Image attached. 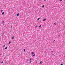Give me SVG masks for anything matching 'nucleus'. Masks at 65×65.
<instances>
[{"mask_svg":"<svg viewBox=\"0 0 65 65\" xmlns=\"http://www.w3.org/2000/svg\"><path fill=\"white\" fill-rule=\"evenodd\" d=\"M33 54H34V53L33 52H31V54L33 55Z\"/></svg>","mask_w":65,"mask_h":65,"instance_id":"obj_1","label":"nucleus"},{"mask_svg":"<svg viewBox=\"0 0 65 65\" xmlns=\"http://www.w3.org/2000/svg\"><path fill=\"white\" fill-rule=\"evenodd\" d=\"M46 20V19H44L43 20V21H45Z\"/></svg>","mask_w":65,"mask_h":65,"instance_id":"obj_2","label":"nucleus"},{"mask_svg":"<svg viewBox=\"0 0 65 65\" xmlns=\"http://www.w3.org/2000/svg\"><path fill=\"white\" fill-rule=\"evenodd\" d=\"M19 13H18V14H17V16H19Z\"/></svg>","mask_w":65,"mask_h":65,"instance_id":"obj_3","label":"nucleus"},{"mask_svg":"<svg viewBox=\"0 0 65 65\" xmlns=\"http://www.w3.org/2000/svg\"><path fill=\"white\" fill-rule=\"evenodd\" d=\"M2 14H3H3H4V12H3L2 13Z\"/></svg>","mask_w":65,"mask_h":65,"instance_id":"obj_4","label":"nucleus"},{"mask_svg":"<svg viewBox=\"0 0 65 65\" xmlns=\"http://www.w3.org/2000/svg\"><path fill=\"white\" fill-rule=\"evenodd\" d=\"M10 43H11V42L10 41L9 42V44H10Z\"/></svg>","mask_w":65,"mask_h":65,"instance_id":"obj_5","label":"nucleus"},{"mask_svg":"<svg viewBox=\"0 0 65 65\" xmlns=\"http://www.w3.org/2000/svg\"><path fill=\"white\" fill-rule=\"evenodd\" d=\"M7 47H6L5 48V50H7Z\"/></svg>","mask_w":65,"mask_h":65,"instance_id":"obj_6","label":"nucleus"},{"mask_svg":"<svg viewBox=\"0 0 65 65\" xmlns=\"http://www.w3.org/2000/svg\"><path fill=\"white\" fill-rule=\"evenodd\" d=\"M25 51H26V49H24V52H25Z\"/></svg>","mask_w":65,"mask_h":65,"instance_id":"obj_7","label":"nucleus"},{"mask_svg":"<svg viewBox=\"0 0 65 65\" xmlns=\"http://www.w3.org/2000/svg\"><path fill=\"white\" fill-rule=\"evenodd\" d=\"M35 56V54H34L33 55V56H34V57Z\"/></svg>","mask_w":65,"mask_h":65,"instance_id":"obj_8","label":"nucleus"},{"mask_svg":"<svg viewBox=\"0 0 65 65\" xmlns=\"http://www.w3.org/2000/svg\"><path fill=\"white\" fill-rule=\"evenodd\" d=\"M40 20V18H38L37 19L38 20Z\"/></svg>","mask_w":65,"mask_h":65,"instance_id":"obj_9","label":"nucleus"},{"mask_svg":"<svg viewBox=\"0 0 65 65\" xmlns=\"http://www.w3.org/2000/svg\"><path fill=\"white\" fill-rule=\"evenodd\" d=\"M41 27V25H40V26H39V27L40 28Z\"/></svg>","mask_w":65,"mask_h":65,"instance_id":"obj_10","label":"nucleus"},{"mask_svg":"<svg viewBox=\"0 0 65 65\" xmlns=\"http://www.w3.org/2000/svg\"><path fill=\"white\" fill-rule=\"evenodd\" d=\"M42 7H44V5H43V6H42Z\"/></svg>","mask_w":65,"mask_h":65,"instance_id":"obj_11","label":"nucleus"},{"mask_svg":"<svg viewBox=\"0 0 65 65\" xmlns=\"http://www.w3.org/2000/svg\"><path fill=\"white\" fill-rule=\"evenodd\" d=\"M38 27V26H35L36 28H37V27Z\"/></svg>","mask_w":65,"mask_h":65,"instance_id":"obj_12","label":"nucleus"},{"mask_svg":"<svg viewBox=\"0 0 65 65\" xmlns=\"http://www.w3.org/2000/svg\"><path fill=\"white\" fill-rule=\"evenodd\" d=\"M40 64H42V61H41V62H40Z\"/></svg>","mask_w":65,"mask_h":65,"instance_id":"obj_13","label":"nucleus"},{"mask_svg":"<svg viewBox=\"0 0 65 65\" xmlns=\"http://www.w3.org/2000/svg\"><path fill=\"white\" fill-rule=\"evenodd\" d=\"M12 39H13L14 38V37H12Z\"/></svg>","mask_w":65,"mask_h":65,"instance_id":"obj_14","label":"nucleus"},{"mask_svg":"<svg viewBox=\"0 0 65 65\" xmlns=\"http://www.w3.org/2000/svg\"><path fill=\"white\" fill-rule=\"evenodd\" d=\"M2 11H3V10H2L1 11V12H2Z\"/></svg>","mask_w":65,"mask_h":65,"instance_id":"obj_15","label":"nucleus"},{"mask_svg":"<svg viewBox=\"0 0 65 65\" xmlns=\"http://www.w3.org/2000/svg\"><path fill=\"white\" fill-rule=\"evenodd\" d=\"M63 0H60V1L61 2Z\"/></svg>","mask_w":65,"mask_h":65,"instance_id":"obj_16","label":"nucleus"},{"mask_svg":"<svg viewBox=\"0 0 65 65\" xmlns=\"http://www.w3.org/2000/svg\"><path fill=\"white\" fill-rule=\"evenodd\" d=\"M26 61L27 62H28V60H26Z\"/></svg>","mask_w":65,"mask_h":65,"instance_id":"obj_17","label":"nucleus"},{"mask_svg":"<svg viewBox=\"0 0 65 65\" xmlns=\"http://www.w3.org/2000/svg\"><path fill=\"white\" fill-rule=\"evenodd\" d=\"M11 28H12V26H11Z\"/></svg>","mask_w":65,"mask_h":65,"instance_id":"obj_18","label":"nucleus"},{"mask_svg":"<svg viewBox=\"0 0 65 65\" xmlns=\"http://www.w3.org/2000/svg\"><path fill=\"white\" fill-rule=\"evenodd\" d=\"M30 63H31V60L30 61Z\"/></svg>","mask_w":65,"mask_h":65,"instance_id":"obj_19","label":"nucleus"},{"mask_svg":"<svg viewBox=\"0 0 65 65\" xmlns=\"http://www.w3.org/2000/svg\"><path fill=\"white\" fill-rule=\"evenodd\" d=\"M60 65H63V63L61 64Z\"/></svg>","mask_w":65,"mask_h":65,"instance_id":"obj_20","label":"nucleus"},{"mask_svg":"<svg viewBox=\"0 0 65 65\" xmlns=\"http://www.w3.org/2000/svg\"><path fill=\"white\" fill-rule=\"evenodd\" d=\"M54 24L55 25H56V23H55Z\"/></svg>","mask_w":65,"mask_h":65,"instance_id":"obj_21","label":"nucleus"},{"mask_svg":"<svg viewBox=\"0 0 65 65\" xmlns=\"http://www.w3.org/2000/svg\"><path fill=\"white\" fill-rule=\"evenodd\" d=\"M30 61H31V58H30Z\"/></svg>","mask_w":65,"mask_h":65,"instance_id":"obj_22","label":"nucleus"},{"mask_svg":"<svg viewBox=\"0 0 65 65\" xmlns=\"http://www.w3.org/2000/svg\"><path fill=\"white\" fill-rule=\"evenodd\" d=\"M3 61H2V63H3Z\"/></svg>","mask_w":65,"mask_h":65,"instance_id":"obj_23","label":"nucleus"},{"mask_svg":"<svg viewBox=\"0 0 65 65\" xmlns=\"http://www.w3.org/2000/svg\"><path fill=\"white\" fill-rule=\"evenodd\" d=\"M60 35H58V36H60Z\"/></svg>","mask_w":65,"mask_h":65,"instance_id":"obj_24","label":"nucleus"},{"mask_svg":"<svg viewBox=\"0 0 65 65\" xmlns=\"http://www.w3.org/2000/svg\"><path fill=\"white\" fill-rule=\"evenodd\" d=\"M55 41V40H54V41Z\"/></svg>","mask_w":65,"mask_h":65,"instance_id":"obj_25","label":"nucleus"},{"mask_svg":"<svg viewBox=\"0 0 65 65\" xmlns=\"http://www.w3.org/2000/svg\"><path fill=\"white\" fill-rule=\"evenodd\" d=\"M46 0H44V1H46Z\"/></svg>","mask_w":65,"mask_h":65,"instance_id":"obj_26","label":"nucleus"},{"mask_svg":"<svg viewBox=\"0 0 65 65\" xmlns=\"http://www.w3.org/2000/svg\"><path fill=\"white\" fill-rule=\"evenodd\" d=\"M64 1H65V0H64Z\"/></svg>","mask_w":65,"mask_h":65,"instance_id":"obj_27","label":"nucleus"}]
</instances>
